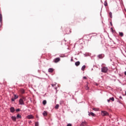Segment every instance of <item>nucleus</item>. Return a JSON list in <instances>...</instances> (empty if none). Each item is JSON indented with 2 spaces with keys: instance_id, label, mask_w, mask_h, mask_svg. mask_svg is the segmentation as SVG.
Masks as SVG:
<instances>
[{
  "instance_id": "nucleus-26",
  "label": "nucleus",
  "mask_w": 126,
  "mask_h": 126,
  "mask_svg": "<svg viewBox=\"0 0 126 126\" xmlns=\"http://www.w3.org/2000/svg\"><path fill=\"white\" fill-rule=\"evenodd\" d=\"M105 6H107V5H108V3H107V1H105L104 3Z\"/></svg>"
},
{
  "instance_id": "nucleus-7",
  "label": "nucleus",
  "mask_w": 126,
  "mask_h": 126,
  "mask_svg": "<svg viewBox=\"0 0 126 126\" xmlns=\"http://www.w3.org/2000/svg\"><path fill=\"white\" fill-rule=\"evenodd\" d=\"M87 122H86V121H84L81 124V126H87Z\"/></svg>"
},
{
  "instance_id": "nucleus-10",
  "label": "nucleus",
  "mask_w": 126,
  "mask_h": 126,
  "mask_svg": "<svg viewBox=\"0 0 126 126\" xmlns=\"http://www.w3.org/2000/svg\"><path fill=\"white\" fill-rule=\"evenodd\" d=\"M42 115L44 117H47V116H48V113H47V111H44L42 113Z\"/></svg>"
},
{
  "instance_id": "nucleus-9",
  "label": "nucleus",
  "mask_w": 126,
  "mask_h": 126,
  "mask_svg": "<svg viewBox=\"0 0 126 126\" xmlns=\"http://www.w3.org/2000/svg\"><path fill=\"white\" fill-rule=\"evenodd\" d=\"M10 110L11 113H14V111H15V109H14V107H11Z\"/></svg>"
},
{
  "instance_id": "nucleus-6",
  "label": "nucleus",
  "mask_w": 126,
  "mask_h": 126,
  "mask_svg": "<svg viewBox=\"0 0 126 126\" xmlns=\"http://www.w3.org/2000/svg\"><path fill=\"white\" fill-rule=\"evenodd\" d=\"M27 119H29V120H31V119H34V116H33V115H28L27 117Z\"/></svg>"
},
{
  "instance_id": "nucleus-30",
  "label": "nucleus",
  "mask_w": 126,
  "mask_h": 126,
  "mask_svg": "<svg viewBox=\"0 0 126 126\" xmlns=\"http://www.w3.org/2000/svg\"><path fill=\"white\" fill-rule=\"evenodd\" d=\"M52 87H55L56 86V84H52Z\"/></svg>"
},
{
  "instance_id": "nucleus-28",
  "label": "nucleus",
  "mask_w": 126,
  "mask_h": 126,
  "mask_svg": "<svg viewBox=\"0 0 126 126\" xmlns=\"http://www.w3.org/2000/svg\"><path fill=\"white\" fill-rule=\"evenodd\" d=\"M109 15H110V17L112 18V12H110L109 13Z\"/></svg>"
},
{
  "instance_id": "nucleus-35",
  "label": "nucleus",
  "mask_w": 126,
  "mask_h": 126,
  "mask_svg": "<svg viewBox=\"0 0 126 126\" xmlns=\"http://www.w3.org/2000/svg\"><path fill=\"white\" fill-rule=\"evenodd\" d=\"M125 75H126V71L125 72Z\"/></svg>"
},
{
  "instance_id": "nucleus-34",
  "label": "nucleus",
  "mask_w": 126,
  "mask_h": 126,
  "mask_svg": "<svg viewBox=\"0 0 126 126\" xmlns=\"http://www.w3.org/2000/svg\"><path fill=\"white\" fill-rule=\"evenodd\" d=\"M67 126H71V124H68L67 125Z\"/></svg>"
},
{
  "instance_id": "nucleus-5",
  "label": "nucleus",
  "mask_w": 126,
  "mask_h": 126,
  "mask_svg": "<svg viewBox=\"0 0 126 126\" xmlns=\"http://www.w3.org/2000/svg\"><path fill=\"white\" fill-rule=\"evenodd\" d=\"M60 61H61V58H57L54 59V63H59V62H60Z\"/></svg>"
},
{
  "instance_id": "nucleus-13",
  "label": "nucleus",
  "mask_w": 126,
  "mask_h": 126,
  "mask_svg": "<svg viewBox=\"0 0 126 126\" xmlns=\"http://www.w3.org/2000/svg\"><path fill=\"white\" fill-rule=\"evenodd\" d=\"M0 22L1 23L2 22V15L1 14H0Z\"/></svg>"
},
{
  "instance_id": "nucleus-40",
  "label": "nucleus",
  "mask_w": 126,
  "mask_h": 126,
  "mask_svg": "<svg viewBox=\"0 0 126 126\" xmlns=\"http://www.w3.org/2000/svg\"><path fill=\"white\" fill-rule=\"evenodd\" d=\"M36 118H38V116H36Z\"/></svg>"
},
{
  "instance_id": "nucleus-27",
  "label": "nucleus",
  "mask_w": 126,
  "mask_h": 126,
  "mask_svg": "<svg viewBox=\"0 0 126 126\" xmlns=\"http://www.w3.org/2000/svg\"><path fill=\"white\" fill-rule=\"evenodd\" d=\"M35 126H39V123L35 122Z\"/></svg>"
},
{
  "instance_id": "nucleus-37",
  "label": "nucleus",
  "mask_w": 126,
  "mask_h": 126,
  "mask_svg": "<svg viewBox=\"0 0 126 126\" xmlns=\"http://www.w3.org/2000/svg\"><path fill=\"white\" fill-rule=\"evenodd\" d=\"M120 98L121 99H122V96H120Z\"/></svg>"
},
{
  "instance_id": "nucleus-39",
  "label": "nucleus",
  "mask_w": 126,
  "mask_h": 126,
  "mask_svg": "<svg viewBox=\"0 0 126 126\" xmlns=\"http://www.w3.org/2000/svg\"><path fill=\"white\" fill-rule=\"evenodd\" d=\"M125 94H126V92H125Z\"/></svg>"
},
{
  "instance_id": "nucleus-32",
  "label": "nucleus",
  "mask_w": 126,
  "mask_h": 126,
  "mask_svg": "<svg viewBox=\"0 0 126 126\" xmlns=\"http://www.w3.org/2000/svg\"><path fill=\"white\" fill-rule=\"evenodd\" d=\"M83 79H87V77H86V76H84Z\"/></svg>"
},
{
  "instance_id": "nucleus-24",
  "label": "nucleus",
  "mask_w": 126,
  "mask_h": 126,
  "mask_svg": "<svg viewBox=\"0 0 126 126\" xmlns=\"http://www.w3.org/2000/svg\"><path fill=\"white\" fill-rule=\"evenodd\" d=\"M17 118L18 119H20V118H21V115H20V114H18V115H17Z\"/></svg>"
},
{
  "instance_id": "nucleus-8",
  "label": "nucleus",
  "mask_w": 126,
  "mask_h": 126,
  "mask_svg": "<svg viewBox=\"0 0 126 126\" xmlns=\"http://www.w3.org/2000/svg\"><path fill=\"white\" fill-rule=\"evenodd\" d=\"M20 92L22 94H24V93H25V90L24 89H20Z\"/></svg>"
},
{
  "instance_id": "nucleus-16",
  "label": "nucleus",
  "mask_w": 126,
  "mask_h": 126,
  "mask_svg": "<svg viewBox=\"0 0 126 126\" xmlns=\"http://www.w3.org/2000/svg\"><path fill=\"white\" fill-rule=\"evenodd\" d=\"M49 72H53L54 71V69L50 68L48 69Z\"/></svg>"
},
{
  "instance_id": "nucleus-15",
  "label": "nucleus",
  "mask_w": 126,
  "mask_h": 126,
  "mask_svg": "<svg viewBox=\"0 0 126 126\" xmlns=\"http://www.w3.org/2000/svg\"><path fill=\"white\" fill-rule=\"evenodd\" d=\"M75 65H76V66H78V65L80 64V62L79 61H78L75 63Z\"/></svg>"
},
{
  "instance_id": "nucleus-11",
  "label": "nucleus",
  "mask_w": 126,
  "mask_h": 126,
  "mask_svg": "<svg viewBox=\"0 0 126 126\" xmlns=\"http://www.w3.org/2000/svg\"><path fill=\"white\" fill-rule=\"evenodd\" d=\"M89 116H92V117H95V114L93 112H89Z\"/></svg>"
},
{
  "instance_id": "nucleus-1",
  "label": "nucleus",
  "mask_w": 126,
  "mask_h": 126,
  "mask_svg": "<svg viewBox=\"0 0 126 126\" xmlns=\"http://www.w3.org/2000/svg\"><path fill=\"white\" fill-rule=\"evenodd\" d=\"M109 69H108V67H103L101 68V72H103L104 73H106V72H108V70Z\"/></svg>"
},
{
  "instance_id": "nucleus-25",
  "label": "nucleus",
  "mask_w": 126,
  "mask_h": 126,
  "mask_svg": "<svg viewBox=\"0 0 126 126\" xmlns=\"http://www.w3.org/2000/svg\"><path fill=\"white\" fill-rule=\"evenodd\" d=\"M85 89L86 90H89V87H88V85H87Z\"/></svg>"
},
{
  "instance_id": "nucleus-3",
  "label": "nucleus",
  "mask_w": 126,
  "mask_h": 126,
  "mask_svg": "<svg viewBox=\"0 0 126 126\" xmlns=\"http://www.w3.org/2000/svg\"><path fill=\"white\" fill-rule=\"evenodd\" d=\"M83 39L84 40H86V41H89V35L88 34H86L85 35H84L83 36Z\"/></svg>"
},
{
  "instance_id": "nucleus-36",
  "label": "nucleus",
  "mask_w": 126,
  "mask_h": 126,
  "mask_svg": "<svg viewBox=\"0 0 126 126\" xmlns=\"http://www.w3.org/2000/svg\"><path fill=\"white\" fill-rule=\"evenodd\" d=\"M110 24L111 26H113V24H112V23H110Z\"/></svg>"
},
{
  "instance_id": "nucleus-4",
  "label": "nucleus",
  "mask_w": 126,
  "mask_h": 126,
  "mask_svg": "<svg viewBox=\"0 0 126 126\" xmlns=\"http://www.w3.org/2000/svg\"><path fill=\"white\" fill-rule=\"evenodd\" d=\"M101 116L103 117L105 116H109V113H108L107 111H101Z\"/></svg>"
},
{
  "instance_id": "nucleus-12",
  "label": "nucleus",
  "mask_w": 126,
  "mask_h": 126,
  "mask_svg": "<svg viewBox=\"0 0 126 126\" xmlns=\"http://www.w3.org/2000/svg\"><path fill=\"white\" fill-rule=\"evenodd\" d=\"M98 58H99V59H103V58H104V55H103V54H100L98 55Z\"/></svg>"
},
{
  "instance_id": "nucleus-29",
  "label": "nucleus",
  "mask_w": 126,
  "mask_h": 126,
  "mask_svg": "<svg viewBox=\"0 0 126 126\" xmlns=\"http://www.w3.org/2000/svg\"><path fill=\"white\" fill-rule=\"evenodd\" d=\"M11 101H12V102H14V101H15V99L14 98H12L11 99Z\"/></svg>"
},
{
  "instance_id": "nucleus-2",
  "label": "nucleus",
  "mask_w": 126,
  "mask_h": 126,
  "mask_svg": "<svg viewBox=\"0 0 126 126\" xmlns=\"http://www.w3.org/2000/svg\"><path fill=\"white\" fill-rule=\"evenodd\" d=\"M24 101H25V97L20 98L19 101L20 105H24Z\"/></svg>"
},
{
  "instance_id": "nucleus-31",
  "label": "nucleus",
  "mask_w": 126,
  "mask_h": 126,
  "mask_svg": "<svg viewBox=\"0 0 126 126\" xmlns=\"http://www.w3.org/2000/svg\"><path fill=\"white\" fill-rule=\"evenodd\" d=\"M20 111V109H16V112H19Z\"/></svg>"
},
{
  "instance_id": "nucleus-19",
  "label": "nucleus",
  "mask_w": 126,
  "mask_h": 126,
  "mask_svg": "<svg viewBox=\"0 0 126 126\" xmlns=\"http://www.w3.org/2000/svg\"><path fill=\"white\" fill-rule=\"evenodd\" d=\"M119 35H120V36H121V37H123L124 36V33H123L122 32H120Z\"/></svg>"
},
{
  "instance_id": "nucleus-38",
  "label": "nucleus",
  "mask_w": 126,
  "mask_h": 126,
  "mask_svg": "<svg viewBox=\"0 0 126 126\" xmlns=\"http://www.w3.org/2000/svg\"><path fill=\"white\" fill-rule=\"evenodd\" d=\"M111 30H113V28H111Z\"/></svg>"
},
{
  "instance_id": "nucleus-20",
  "label": "nucleus",
  "mask_w": 126,
  "mask_h": 126,
  "mask_svg": "<svg viewBox=\"0 0 126 126\" xmlns=\"http://www.w3.org/2000/svg\"><path fill=\"white\" fill-rule=\"evenodd\" d=\"M42 103L43 105H46V104H47V100H43Z\"/></svg>"
},
{
  "instance_id": "nucleus-23",
  "label": "nucleus",
  "mask_w": 126,
  "mask_h": 126,
  "mask_svg": "<svg viewBox=\"0 0 126 126\" xmlns=\"http://www.w3.org/2000/svg\"><path fill=\"white\" fill-rule=\"evenodd\" d=\"M86 67V66H85V65H83L82 67V70L84 71V69H85V68Z\"/></svg>"
},
{
  "instance_id": "nucleus-22",
  "label": "nucleus",
  "mask_w": 126,
  "mask_h": 126,
  "mask_svg": "<svg viewBox=\"0 0 126 126\" xmlns=\"http://www.w3.org/2000/svg\"><path fill=\"white\" fill-rule=\"evenodd\" d=\"M93 110L94 111H95V112H97V111H99V109H98V108H93Z\"/></svg>"
},
{
  "instance_id": "nucleus-14",
  "label": "nucleus",
  "mask_w": 126,
  "mask_h": 126,
  "mask_svg": "<svg viewBox=\"0 0 126 126\" xmlns=\"http://www.w3.org/2000/svg\"><path fill=\"white\" fill-rule=\"evenodd\" d=\"M11 119L14 122H15V121H16V117L15 116H12Z\"/></svg>"
},
{
  "instance_id": "nucleus-33",
  "label": "nucleus",
  "mask_w": 126,
  "mask_h": 126,
  "mask_svg": "<svg viewBox=\"0 0 126 126\" xmlns=\"http://www.w3.org/2000/svg\"><path fill=\"white\" fill-rule=\"evenodd\" d=\"M111 101V100L110 99V98L109 99H107V102L108 103H110V101Z\"/></svg>"
},
{
  "instance_id": "nucleus-18",
  "label": "nucleus",
  "mask_w": 126,
  "mask_h": 126,
  "mask_svg": "<svg viewBox=\"0 0 126 126\" xmlns=\"http://www.w3.org/2000/svg\"><path fill=\"white\" fill-rule=\"evenodd\" d=\"M59 107H60V105H59V104H57V105L55 106V109H59Z\"/></svg>"
},
{
  "instance_id": "nucleus-21",
  "label": "nucleus",
  "mask_w": 126,
  "mask_h": 126,
  "mask_svg": "<svg viewBox=\"0 0 126 126\" xmlns=\"http://www.w3.org/2000/svg\"><path fill=\"white\" fill-rule=\"evenodd\" d=\"M17 98H18V95H16V94H14V98L15 99H17Z\"/></svg>"
},
{
  "instance_id": "nucleus-17",
  "label": "nucleus",
  "mask_w": 126,
  "mask_h": 126,
  "mask_svg": "<svg viewBox=\"0 0 126 126\" xmlns=\"http://www.w3.org/2000/svg\"><path fill=\"white\" fill-rule=\"evenodd\" d=\"M109 99L110 100V101H112V102H114V101H115V98H114V97H110Z\"/></svg>"
}]
</instances>
